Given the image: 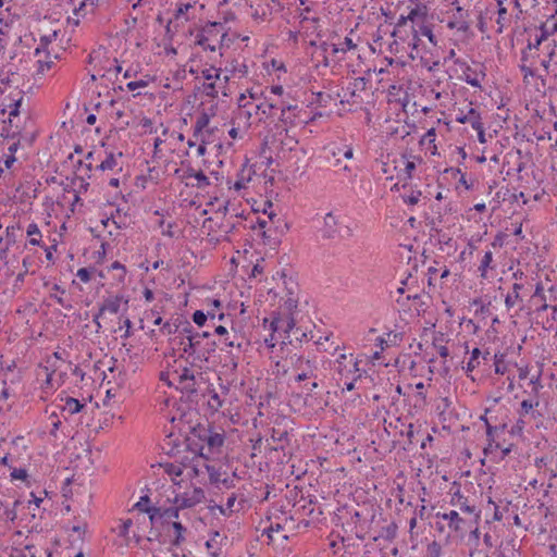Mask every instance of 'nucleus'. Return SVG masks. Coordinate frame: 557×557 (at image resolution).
Returning a JSON list of instances; mask_svg holds the SVG:
<instances>
[{
  "instance_id": "obj_32",
  "label": "nucleus",
  "mask_w": 557,
  "mask_h": 557,
  "mask_svg": "<svg viewBox=\"0 0 557 557\" xmlns=\"http://www.w3.org/2000/svg\"><path fill=\"white\" fill-rule=\"evenodd\" d=\"M533 419L529 417L519 416L516 423L511 426L510 434L512 435H522L525 429V425L529 424Z\"/></svg>"
},
{
  "instance_id": "obj_42",
  "label": "nucleus",
  "mask_w": 557,
  "mask_h": 557,
  "mask_svg": "<svg viewBox=\"0 0 557 557\" xmlns=\"http://www.w3.org/2000/svg\"><path fill=\"white\" fill-rule=\"evenodd\" d=\"M162 467L164 472L171 476H181L183 474V467L178 463L166 462Z\"/></svg>"
},
{
  "instance_id": "obj_46",
  "label": "nucleus",
  "mask_w": 557,
  "mask_h": 557,
  "mask_svg": "<svg viewBox=\"0 0 557 557\" xmlns=\"http://www.w3.org/2000/svg\"><path fill=\"white\" fill-rule=\"evenodd\" d=\"M194 5L191 3H180L177 5L175 17L181 18L184 17L186 21L189 20V16L187 15L188 11L193 9Z\"/></svg>"
},
{
  "instance_id": "obj_21",
  "label": "nucleus",
  "mask_w": 557,
  "mask_h": 557,
  "mask_svg": "<svg viewBox=\"0 0 557 557\" xmlns=\"http://www.w3.org/2000/svg\"><path fill=\"white\" fill-rule=\"evenodd\" d=\"M522 288H523V285L520 283L512 284V292L508 293L505 297V306H506L507 310H510L511 308H513L518 301H522L521 296H520V292Z\"/></svg>"
},
{
  "instance_id": "obj_36",
  "label": "nucleus",
  "mask_w": 557,
  "mask_h": 557,
  "mask_svg": "<svg viewBox=\"0 0 557 557\" xmlns=\"http://www.w3.org/2000/svg\"><path fill=\"white\" fill-rule=\"evenodd\" d=\"M366 86V79L363 77H357L354 79V82L349 83V85L345 89L344 97L349 94L351 97L355 96L356 90L363 89Z\"/></svg>"
},
{
  "instance_id": "obj_62",
  "label": "nucleus",
  "mask_w": 557,
  "mask_h": 557,
  "mask_svg": "<svg viewBox=\"0 0 557 557\" xmlns=\"http://www.w3.org/2000/svg\"><path fill=\"white\" fill-rule=\"evenodd\" d=\"M50 419L52 420V428H51L50 434L55 436L58 430L61 426V421L59 420L58 414L54 412L50 414Z\"/></svg>"
},
{
  "instance_id": "obj_47",
  "label": "nucleus",
  "mask_w": 557,
  "mask_h": 557,
  "mask_svg": "<svg viewBox=\"0 0 557 557\" xmlns=\"http://www.w3.org/2000/svg\"><path fill=\"white\" fill-rule=\"evenodd\" d=\"M21 227L18 225H10L7 227V236H5V240H7V247L11 244H14L16 242V235L15 233L17 231H20Z\"/></svg>"
},
{
  "instance_id": "obj_10",
  "label": "nucleus",
  "mask_w": 557,
  "mask_h": 557,
  "mask_svg": "<svg viewBox=\"0 0 557 557\" xmlns=\"http://www.w3.org/2000/svg\"><path fill=\"white\" fill-rule=\"evenodd\" d=\"M280 121L285 125H293L300 111V108L297 104H292L282 99L280 101Z\"/></svg>"
},
{
  "instance_id": "obj_61",
  "label": "nucleus",
  "mask_w": 557,
  "mask_h": 557,
  "mask_svg": "<svg viewBox=\"0 0 557 557\" xmlns=\"http://www.w3.org/2000/svg\"><path fill=\"white\" fill-rule=\"evenodd\" d=\"M67 367L69 369L71 370L72 374L76 377H78L81 381L84 380L85 377V372L83 371L82 368H79L78 366H74L72 364V362H69L67 363Z\"/></svg>"
},
{
  "instance_id": "obj_38",
  "label": "nucleus",
  "mask_w": 557,
  "mask_h": 557,
  "mask_svg": "<svg viewBox=\"0 0 557 557\" xmlns=\"http://www.w3.org/2000/svg\"><path fill=\"white\" fill-rule=\"evenodd\" d=\"M417 28H418L417 32H418V34H420V36L426 37L433 46L437 45V39H436L435 35L433 34L432 28L429 25L421 24V25H418Z\"/></svg>"
},
{
  "instance_id": "obj_40",
  "label": "nucleus",
  "mask_w": 557,
  "mask_h": 557,
  "mask_svg": "<svg viewBox=\"0 0 557 557\" xmlns=\"http://www.w3.org/2000/svg\"><path fill=\"white\" fill-rule=\"evenodd\" d=\"M208 406L214 412L219 411V409L223 406V400L215 391H210Z\"/></svg>"
},
{
  "instance_id": "obj_7",
  "label": "nucleus",
  "mask_w": 557,
  "mask_h": 557,
  "mask_svg": "<svg viewBox=\"0 0 557 557\" xmlns=\"http://www.w3.org/2000/svg\"><path fill=\"white\" fill-rule=\"evenodd\" d=\"M295 327V318L294 314H287L286 317H282L280 314L272 318L270 321V330L273 333L283 332L284 339L289 338V333Z\"/></svg>"
},
{
  "instance_id": "obj_13",
  "label": "nucleus",
  "mask_w": 557,
  "mask_h": 557,
  "mask_svg": "<svg viewBox=\"0 0 557 557\" xmlns=\"http://www.w3.org/2000/svg\"><path fill=\"white\" fill-rule=\"evenodd\" d=\"M437 517H441L443 520L448 521V528L456 532H463L465 530V520L459 516L456 510H450L449 512L437 513Z\"/></svg>"
},
{
  "instance_id": "obj_57",
  "label": "nucleus",
  "mask_w": 557,
  "mask_h": 557,
  "mask_svg": "<svg viewBox=\"0 0 557 557\" xmlns=\"http://www.w3.org/2000/svg\"><path fill=\"white\" fill-rule=\"evenodd\" d=\"M91 270L88 268H81L77 270L76 276L84 283L90 281Z\"/></svg>"
},
{
  "instance_id": "obj_18",
  "label": "nucleus",
  "mask_w": 557,
  "mask_h": 557,
  "mask_svg": "<svg viewBox=\"0 0 557 557\" xmlns=\"http://www.w3.org/2000/svg\"><path fill=\"white\" fill-rule=\"evenodd\" d=\"M123 301L122 296H110L104 299L102 306L100 307V314H103L106 311L116 314L120 311L121 304Z\"/></svg>"
},
{
  "instance_id": "obj_25",
  "label": "nucleus",
  "mask_w": 557,
  "mask_h": 557,
  "mask_svg": "<svg viewBox=\"0 0 557 557\" xmlns=\"http://www.w3.org/2000/svg\"><path fill=\"white\" fill-rule=\"evenodd\" d=\"M451 504L455 506H459L460 510L467 513H476V508L474 505H470L468 499L463 497L461 494L456 493L451 498Z\"/></svg>"
},
{
  "instance_id": "obj_2",
  "label": "nucleus",
  "mask_w": 557,
  "mask_h": 557,
  "mask_svg": "<svg viewBox=\"0 0 557 557\" xmlns=\"http://www.w3.org/2000/svg\"><path fill=\"white\" fill-rule=\"evenodd\" d=\"M224 434L214 432L209 424H197L191 429L188 441L198 447L200 455L207 449L209 454L220 450L224 444Z\"/></svg>"
},
{
  "instance_id": "obj_58",
  "label": "nucleus",
  "mask_w": 557,
  "mask_h": 557,
  "mask_svg": "<svg viewBox=\"0 0 557 557\" xmlns=\"http://www.w3.org/2000/svg\"><path fill=\"white\" fill-rule=\"evenodd\" d=\"M148 85L147 81L139 79V81H132L126 84V88L131 91H134L138 88H145Z\"/></svg>"
},
{
  "instance_id": "obj_22",
  "label": "nucleus",
  "mask_w": 557,
  "mask_h": 557,
  "mask_svg": "<svg viewBox=\"0 0 557 557\" xmlns=\"http://www.w3.org/2000/svg\"><path fill=\"white\" fill-rule=\"evenodd\" d=\"M85 407L78 399L73 397H66L64 404L61 406V411L63 413H67L73 416L78 413Z\"/></svg>"
},
{
  "instance_id": "obj_34",
  "label": "nucleus",
  "mask_w": 557,
  "mask_h": 557,
  "mask_svg": "<svg viewBox=\"0 0 557 557\" xmlns=\"http://www.w3.org/2000/svg\"><path fill=\"white\" fill-rule=\"evenodd\" d=\"M257 109L260 110L264 115H272V110L280 109V102H275L265 97L264 102L258 104Z\"/></svg>"
},
{
  "instance_id": "obj_12",
  "label": "nucleus",
  "mask_w": 557,
  "mask_h": 557,
  "mask_svg": "<svg viewBox=\"0 0 557 557\" xmlns=\"http://www.w3.org/2000/svg\"><path fill=\"white\" fill-rule=\"evenodd\" d=\"M455 120L460 124L469 123L472 128H479L482 123L481 114L474 108H469L466 113L460 110Z\"/></svg>"
},
{
  "instance_id": "obj_63",
  "label": "nucleus",
  "mask_w": 557,
  "mask_h": 557,
  "mask_svg": "<svg viewBox=\"0 0 557 557\" xmlns=\"http://www.w3.org/2000/svg\"><path fill=\"white\" fill-rule=\"evenodd\" d=\"M205 90L207 96L212 98L218 97V90L214 82L205 84Z\"/></svg>"
},
{
  "instance_id": "obj_15",
  "label": "nucleus",
  "mask_w": 557,
  "mask_h": 557,
  "mask_svg": "<svg viewBox=\"0 0 557 557\" xmlns=\"http://www.w3.org/2000/svg\"><path fill=\"white\" fill-rule=\"evenodd\" d=\"M539 405L540 403L537 400L524 399L520 404L518 414L522 417H529L530 419L535 420L541 417V413L536 410Z\"/></svg>"
},
{
  "instance_id": "obj_29",
  "label": "nucleus",
  "mask_w": 557,
  "mask_h": 557,
  "mask_svg": "<svg viewBox=\"0 0 557 557\" xmlns=\"http://www.w3.org/2000/svg\"><path fill=\"white\" fill-rule=\"evenodd\" d=\"M117 166V159L113 152L107 154L106 159L101 161L99 165L96 166L98 171H111Z\"/></svg>"
},
{
  "instance_id": "obj_9",
  "label": "nucleus",
  "mask_w": 557,
  "mask_h": 557,
  "mask_svg": "<svg viewBox=\"0 0 557 557\" xmlns=\"http://www.w3.org/2000/svg\"><path fill=\"white\" fill-rule=\"evenodd\" d=\"M295 362L293 363L295 369L300 370L296 376L297 382L305 381L314 376L315 368L312 366L310 360L304 359L301 356H294Z\"/></svg>"
},
{
  "instance_id": "obj_30",
  "label": "nucleus",
  "mask_w": 557,
  "mask_h": 557,
  "mask_svg": "<svg viewBox=\"0 0 557 557\" xmlns=\"http://www.w3.org/2000/svg\"><path fill=\"white\" fill-rule=\"evenodd\" d=\"M357 45L352 41L350 37H345L344 40L339 44H336V47H333V55L337 53H346L349 50L356 49Z\"/></svg>"
},
{
  "instance_id": "obj_54",
  "label": "nucleus",
  "mask_w": 557,
  "mask_h": 557,
  "mask_svg": "<svg viewBox=\"0 0 557 557\" xmlns=\"http://www.w3.org/2000/svg\"><path fill=\"white\" fill-rule=\"evenodd\" d=\"M12 480L25 481L28 476L27 471L23 468H14L10 474Z\"/></svg>"
},
{
  "instance_id": "obj_60",
  "label": "nucleus",
  "mask_w": 557,
  "mask_h": 557,
  "mask_svg": "<svg viewBox=\"0 0 557 557\" xmlns=\"http://www.w3.org/2000/svg\"><path fill=\"white\" fill-rule=\"evenodd\" d=\"M149 503H150V498L147 496V495H144L139 498V500L134 505V508H136L137 510L144 512V509L145 507H150L149 506Z\"/></svg>"
},
{
  "instance_id": "obj_41",
  "label": "nucleus",
  "mask_w": 557,
  "mask_h": 557,
  "mask_svg": "<svg viewBox=\"0 0 557 557\" xmlns=\"http://www.w3.org/2000/svg\"><path fill=\"white\" fill-rule=\"evenodd\" d=\"M447 27L450 29H457L459 32H467L469 29V23L466 18H454L447 23Z\"/></svg>"
},
{
  "instance_id": "obj_43",
  "label": "nucleus",
  "mask_w": 557,
  "mask_h": 557,
  "mask_svg": "<svg viewBox=\"0 0 557 557\" xmlns=\"http://www.w3.org/2000/svg\"><path fill=\"white\" fill-rule=\"evenodd\" d=\"M144 512L148 513L151 524L162 520L161 507H145Z\"/></svg>"
},
{
  "instance_id": "obj_8",
  "label": "nucleus",
  "mask_w": 557,
  "mask_h": 557,
  "mask_svg": "<svg viewBox=\"0 0 557 557\" xmlns=\"http://www.w3.org/2000/svg\"><path fill=\"white\" fill-rule=\"evenodd\" d=\"M455 64L459 65L462 69V79L472 87H481V82L485 77V73L483 71L478 72L472 69L469 64L461 61L460 59L455 60Z\"/></svg>"
},
{
  "instance_id": "obj_49",
  "label": "nucleus",
  "mask_w": 557,
  "mask_h": 557,
  "mask_svg": "<svg viewBox=\"0 0 557 557\" xmlns=\"http://www.w3.org/2000/svg\"><path fill=\"white\" fill-rule=\"evenodd\" d=\"M1 518L5 521L14 522L17 518V512L15 508H10L8 506L3 507V511L1 513Z\"/></svg>"
},
{
  "instance_id": "obj_3",
  "label": "nucleus",
  "mask_w": 557,
  "mask_h": 557,
  "mask_svg": "<svg viewBox=\"0 0 557 557\" xmlns=\"http://www.w3.org/2000/svg\"><path fill=\"white\" fill-rule=\"evenodd\" d=\"M226 38L227 33L222 23L208 22L197 33L195 44L203 50L215 51L224 46L228 47Z\"/></svg>"
},
{
  "instance_id": "obj_6",
  "label": "nucleus",
  "mask_w": 557,
  "mask_h": 557,
  "mask_svg": "<svg viewBox=\"0 0 557 557\" xmlns=\"http://www.w3.org/2000/svg\"><path fill=\"white\" fill-rule=\"evenodd\" d=\"M203 498V490L200 487H193L190 491L177 494L173 499V504L180 506L182 509H186L200 504Z\"/></svg>"
},
{
  "instance_id": "obj_44",
  "label": "nucleus",
  "mask_w": 557,
  "mask_h": 557,
  "mask_svg": "<svg viewBox=\"0 0 557 557\" xmlns=\"http://www.w3.org/2000/svg\"><path fill=\"white\" fill-rule=\"evenodd\" d=\"M426 557H442V546L438 542L433 541L428 545Z\"/></svg>"
},
{
  "instance_id": "obj_17",
  "label": "nucleus",
  "mask_w": 557,
  "mask_h": 557,
  "mask_svg": "<svg viewBox=\"0 0 557 557\" xmlns=\"http://www.w3.org/2000/svg\"><path fill=\"white\" fill-rule=\"evenodd\" d=\"M183 178H195L197 181L196 186L198 188H205L210 185L209 178L206 176V174L202 171H196L191 166L187 168L184 171Z\"/></svg>"
},
{
  "instance_id": "obj_16",
  "label": "nucleus",
  "mask_w": 557,
  "mask_h": 557,
  "mask_svg": "<svg viewBox=\"0 0 557 557\" xmlns=\"http://www.w3.org/2000/svg\"><path fill=\"white\" fill-rule=\"evenodd\" d=\"M51 367H52V370H50L49 367L44 368L45 373H46V379L41 384V389L46 394H49L59 387V386H57V381H55L57 364L51 363Z\"/></svg>"
},
{
  "instance_id": "obj_33",
  "label": "nucleus",
  "mask_w": 557,
  "mask_h": 557,
  "mask_svg": "<svg viewBox=\"0 0 557 557\" xmlns=\"http://www.w3.org/2000/svg\"><path fill=\"white\" fill-rule=\"evenodd\" d=\"M210 122V116L208 113L206 112H202L196 120L195 122V125H194V136H198L202 131L203 128H206L208 126Z\"/></svg>"
},
{
  "instance_id": "obj_48",
  "label": "nucleus",
  "mask_w": 557,
  "mask_h": 557,
  "mask_svg": "<svg viewBox=\"0 0 557 557\" xmlns=\"http://www.w3.org/2000/svg\"><path fill=\"white\" fill-rule=\"evenodd\" d=\"M23 101V96H20L18 99H13L12 103L8 106L9 108V116H17L20 114V107Z\"/></svg>"
},
{
  "instance_id": "obj_31",
  "label": "nucleus",
  "mask_w": 557,
  "mask_h": 557,
  "mask_svg": "<svg viewBox=\"0 0 557 557\" xmlns=\"http://www.w3.org/2000/svg\"><path fill=\"white\" fill-rule=\"evenodd\" d=\"M398 525L396 522H391L384 525L380 532V537L386 541H393L397 535Z\"/></svg>"
},
{
  "instance_id": "obj_39",
  "label": "nucleus",
  "mask_w": 557,
  "mask_h": 557,
  "mask_svg": "<svg viewBox=\"0 0 557 557\" xmlns=\"http://www.w3.org/2000/svg\"><path fill=\"white\" fill-rule=\"evenodd\" d=\"M221 73H222V70L221 69H215L213 66L209 67V69H205L202 70L201 74H202V77L208 81L209 83L211 82H215L218 79H221Z\"/></svg>"
},
{
  "instance_id": "obj_59",
  "label": "nucleus",
  "mask_w": 557,
  "mask_h": 557,
  "mask_svg": "<svg viewBox=\"0 0 557 557\" xmlns=\"http://www.w3.org/2000/svg\"><path fill=\"white\" fill-rule=\"evenodd\" d=\"M338 168H339V171L344 173L345 177L349 180V182L355 181L357 174L352 171V169L350 166H348L347 164L342 166V164H341Z\"/></svg>"
},
{
  "instance_id": "obj_45",
  "label": "nucleus",
  "mask_w": 557,
  "mask_h": 557,
  "mask_svg": "<svg viewBox=\"0 0 557 557\" xmlns=\"http://www.w3.org/2000/svg\"><path fill=\"white\" fill-rule=\"evenodd\" d=\"M532 297L534 299H540L542 301V306H541L542 310H546L547 309L546 296H545L544 288H543L541 283L536 284L535 290H534Z\"/></svg>"
},
{
  "instance_id": "obj_27",
  "label": "nucleus",
  "mask_w": 557,
  "mask_h": 557,
  "mask_svg": "<svg viewBox=\"0 0 557 557\" xmlns=\"http://www.w3.org/2000/svg\"><path fill=\"white\" fill-rule=\"evenodd\" d=\"M26 234L29 238V244L33 245V246H41L42 245V240H41V232L38 227V225L36 223H30L28 224L27 228H26Z\"/></svg>"
},
{
  "instance_id": "obj_50",
  "label": "nucleus",
  "mask_w": 557,
  "mask_h": 557,
  "mask_svg": "<svg viewBox=\"0 0 557 557\" xmlns=\"http://www.w3.org/2000/svg\"><path fill=\"white\" fill-rule=\"evenodd\" d=\"M235 502H236V497H235V495H234V494H232V495L227 498L225 507H222V506H221V507H219L220 512H221L223 516H230V513L232 512V508H233V506H234Z\"/></svg>"
},
{
  "instance_id": "obj_4",
  "label": "nucleus",
  "mask_w": 557,
  "mask_h": 557,
  "mask_svg": "<svg viewBox=\"0 0 557 557\" xmlns=\"http://www.w3.org/2000/svg\"><path fill=\"white\" fill-rule=\"evenodd\" d=\"M189 366H181L174 371V380L177 382L180 388L188 397L197 393L199 381L202 380L201 370L199 366H193L191 359L186 361Z\"/></svg>"
},
{
  "instance_id": "obj_28",
  "label": "nucleus",
  "mask_w": 557,
  "mask_h": 557,
  "mask_svg": "<svg viewBox=\"0 0 557 557\" xmlns=\"http://www.w3.org/2000/svg\"><path fill=\"white\" fill-rule=\"evenodd\" d=\"M549 35H550V33L547 30V28L545 27V25H544V24H542V25L540 26V34H536V35H535V38H534V40H533V41H529V44H528L527 48H528L529 50H532V49H539V47L541 46V44H542L543 41H545V40L548 38V36H549Z\"/></svg>"
},
{
  "instance_id": "obj_5",
  "label": "nucleus",
  "mask_w": 557,
  "mask_h": 557,
  "mask_svg": "<svg viewBox=\"0 0 557 557\" xmlns=\"http://www.w3.org/2000/svg\"><path fill=\"white\" fill-rule=\"evenodd\" d=\"M420 9L417 7L412 9L407 16L401 15L392 33L395 44H407L410 39L411 34L417 28L414 26V18L419 15Z\"/></svg>"
},
{
  "instance_id": "obj_55",
  "label": "nucleus",
  "mask_w": 557,
  "mask_h": 557,
  "mask_svg": "<svg viewBox=\"0 0 557 557\" xmlns=\"http://www.w3.org/2000/svg\"><path fill=\"white\" fill-rule=\"evenodd\" d=\"M416 170V162L413 160L407 159L405 162V180L410 181L412 178V172Z\"/></svg>"
},
{
  "instance_id": "obj_35",
  "label": "nucleus",
  "mask_w": 557,
  "mask_h": 557,
  "mask_svg": "<svg viewBox=\"0 0 557 557\" xmlns=\"http://www.w3.org/2000/svg\"><path fill=\"white\" fill-rule=\"evenodd\" d=\"M493 261V252L491 250L486 251L481 260L479 265L480 276L482 278H486L487 269L491 267Z\"/></svg>"
},
{
  "instance_id": "obj_37",
  "label": "nucleus",
  "mask_w": 557,
  "mask_h": 557,
  "mask_svg": "<svg viewBox=\"0 0 557 557\" xmlns=\"http://www.w3.org/2000/svg\"><path fill=\"white\" fill-rule=\"evenodd\" d=\"M480 356H481V350L479 348L472 349L470 359H469V361L467 362V366H466V371L467 372H472L475 368L479 367V364H480V360H479Z\"/></svg>"
},
{
  "instance_id": "obj_23",
  "label": "nucleus",
  "mask_w": 557,
  "mask_h": 557,
  "mask_svg": "<svg viewBox=\"0 0 557 557\" xmlns=\"http://www.w3.org/2000/svg\"><path fill=\"white\" fill-rule=\"evenodd\" d=\"M337 220L332 213L324 216L323 237L334 238L337 233Z\"/></svg>"
},
{
  "instance_id": "obj_24",
  "label": "nucleus",
  "mask_w": 557,
  "mask_h": 557,
  "mask_svg": "<svg viewBox=\"0 0 557 557\" xmlns=\"http://www.w3.org/2000/svg\"><path fill=\"white\" fill-rule=\"evenodd\" d=\"M294 288H297L295 284H293V286L290 287H287V297L284 300V308L286 309L288 314H294V311L297 309L298 306V298L296 296Z\"/></svg>"
},
{
  "instance_id": "obj_1",
  "label": "nucleus",
  "mask_w": 557,
  "mask_h": 557,
  "mask_svg": "<svg viewBox=\"0 0 557 557\" xmlns=\"http://www.w3.org/2000/svg\"><path fill=\"white\" fill-rule=\"evenodd\" d=\"M182 334L184 337L181 342L183 345L181 357L186 356V361L191 359V364L199 366L201 370L202 363L207 362L216 349L218 344L213 334L209 331L195 332L189 322L183 324Z\"/></svg>"
},
{
  "instance_id": "obj_26",
  "label": "nucleus",
  "mask_w": 557,
  "mask_h": 557,
  "mask_svg": "<svg viewBox=\"0 0 557 557\" xmlns=\"http://www.w3.org/2000/svg\"><path fill=\"white\" fill-rule=\"evenodd\" d=\"M225 71L231 75L235 76H246L248 73V67L245 63L239 62L237 59L232 60L225 67Z\"/></svg>"
},
{
  "instance_id": "obj_51",
  "label": "nucleus",
  "mask_w": 557,
  "mask_h": 557,
  "mask_svg": "<svg viewBox=\"0 0 557 557\" xmlns=\"http://www.w3.org/2000/svg\"><path fill=\"white\" fill-rule=\"evenodd\" d=\"M274 218H276V214L270 213L269 214V221L258 219L257 223L261 230H263V235H265L267 231H270V224L274 223Z\"/></svg>"
},
{
  "instance_id": "obj_52",
  "label": "nucleus",
  "mask_w": 557,
  "mask_h": 557,
  "mask_svg": "<svg viewBox=\"0 0 557 557\" xmlns=\"http://www.w3.org/2000/svg\"><path fill=\"white\" fill-rule=\"evenodd\" d=\"M207 320H208V315L201 310H197L193 314V321L198 326H203L206 324Z\"/></svg>"
},
{
  "instance_id": "obj_53",
  "label": "nucleus",
  "mask_w": 557,
  "mask_h": 557,
  "mask_svg": "<svg viewBox=\"0 0 557 557\" xmlns=\"http://www.w3.org/2000/svg\"><path fill=\"white\" fill-rule=\"evenodd\" d=\"M418 28L414 29V32L411 34L410 39L407 41V46L411 49L416 50L419 48L421 37L420 34H418Z\"/></svg>"
},
{
  "instance_id": "obj_20",
  "label": "nucleus",
  "mask_w": 557,
  "mask_h": 557,
  "mask_svg": "<svg viewBox=\"0 0 557 557\" xmlns=\"http://www.w3.org/2000/svg\"><path fill=\"white\" fill-rule=\"evenodd\" d=\"M64 294V288H62L59 284H53V286L51 287L50 298L54 299L64 309L71 310L73 306L69 300H66L63 297Z\"/></svg>"
},
{
  "instance_id": "obj_64",
  "label": "nucleus",
  "mask_w": 557,
  "mask_h": 557,
  "mask_svg": "<svg viewBox=\"0 0 557 557\" xmlns=\"http://www.w3.org/2000/svg\"><path fill=\"white\" fill-rule=\"evenodd\" d=\"M161 331L168 335L175 334L178 331V326L175 324H171L170 322H165L162 324Z\"/></svg>"
},
{
  "instance_id": "obj_11",
  "label": "nucleus",
  "mask_w": 557,
  "mask_h": 557,
  "mask_svg": "<svg viewBox=\"0 0 557 557\" xmlns=\"http://www.w3.org/2000/svg\"><path fill=\"white\" fill-rule=\"evenodd\" d=\"M170 528L173 530V537L169 541L170 545L173 547L182 546L186 541L187 528L180 521H172L164 531L168 533Z\"/></svg>"
},
{
  "instance_id": "obj_14",
  "label": "nucleus",
  "mask_w": 557,
  "mask_h": 557,
  "mask_svg": "<svg viewBox=\"0 0 557 557\" xmlns=\"http://www.w3.org/2000/svg\"><path fill=\"white\" fill-rule=\"evenodd\" d=\"M403 189L407 190L406 193L400 195L401 200L409 207H413L418 205L422 198V191L420 189H414L411 184L405 182L401 185Z\"/></svg>"
},
{
  "instance_id": "obj_19",
  "label": "nucleus",
  "mask_w": 557,
  "mask_h": 557,
  "mask_svg": "<svg viewBox=\"0 0 557 557\" xmlns=\"http://www.w3.org/2000/svg\"><path fill=\"white\" fill-rule=\"evenodd\" d=\"M181 510L182 508H180V506L177 505L168 508H161L162 525L164 530H166V528L169 527V524H171L172 521H177Z\"/></svg>"
},
{
  "instance_id": "obj_56",
  "label": "nucleus",
  "mask_w": 557,
  "mask_h": 557,
  "mask_svg": "<svg viewBox=\"0 0 557 557\" xmlns=\"http://www.w3.org/2000/svg\"><path fill=\"white\" fill-rule=\"evenodd\" d=\"M244 173H245V170L242 171V174L239 175V177L234 183V189L240 190V189L246 188L247 183L250 181V176L245 177Z\"/></svg>"
}]
</instances>
